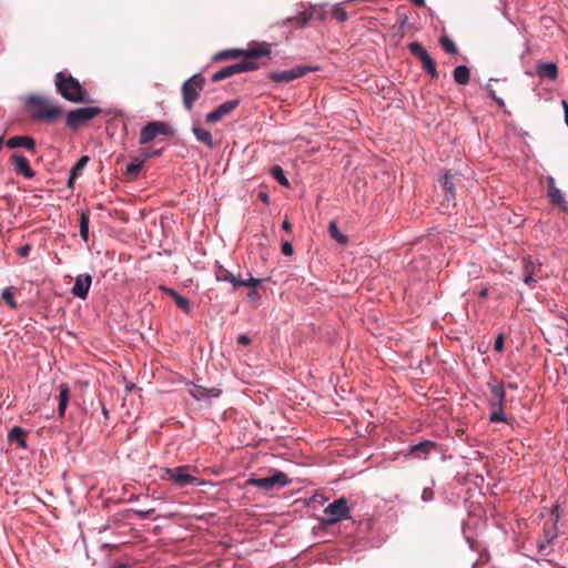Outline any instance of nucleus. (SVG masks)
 <instances>
[{
    "instance_id": "f257e3e1",
    "label": "nucleus",
    "mask_w": 568,
    "mask_h": 568,
    "mask_svg": "<svg viewBox=\"0 0 568 568\" xmlns=\"http://www.w3.org/2000/svg\"><path fill=\"white\" fill-rule=\"evenodd\" d=\"M271 55V44L267 42H254L250 44L248 52L246 53V60H243L239 63H234L232 65H227L219 70L212 75L213 82H219L224 79H227L234 74L241 72H247L258 69L261 65L265 64L263 59H270Z\"/></svg>"
},
{
    "instance_id": "f03ea898",
    "label": "nucleus",
    "mask_w": 568,
    "mask_h": 568,
    "mask_svg": "<svg viewBox=\"0 0 568 568\" xmlns=\"http://www.w3.org/2000/svg\"><path fill=\"white\" fill-rule=\"evenodd\" d=\"M54 84L57 91L62 98L72 103H84L87 102V90L81 85L79 80L73 78L71 74L60 71L55 74Z\"/></svg>"
},
{
    "instance_id": "7ed1b4c3",
    "label": "nucleus",
    "mask_w": 568,
    "mask_h": 568,
    "mask_svg": "<svg viewBox=\"0 0 568 568\" xmlns=\"http://www.w3.org/2000/svg\"><path fill=\"white\" fill-rule=\"evenodd\" d=\"M27 106L31 112V118L38 121L52 122L63 113L61 106L39 94L29 95Z\"/></svg>"
},
{
    "instance_id": "20e7f679",
    "label": "nucleus",
    "mask_w": 568,
    "mask_h": 568,
    "mask_svg": "<svg viewBox=\"0 0 568 568\" xmlns=\"http://www.w3.org/2000/svg\"><path fill=\"white\" fill-rule=\"evenodd\" d=\"M487 386L490 390V396L488 398V407L491 410L489 415V422L508 423V419L506 418L504 413V404L506 400L504 384L501 382H498L496 378H491V381L487 383Z\"/></svg>"
},
{
    "instance_id": "39448f33",
    "label": "nucleus",
    "mask_w": 568,
    "mask_h": 568,
    "mask_svg": "<svg viewBox=\"0 0 568 568\" xmlns=\"http://www.w3.org/2000/svg\"><path fill=\"white\" fill-rule=\"evenodd\" d=\"M205 78L202 73H196L189 78L181 87L182 102L186 111H191L195 101L200 98L205 87Z\"/></svg>"
},
{
    "instance_id": "423d86ee",
    "label": "nucleus",
    "mask_w": 568,
    "mask_h": 568,
    "mask_svg": "<svg viewBox=\"0 0 568 568\" xmlns=\"http://www.w3.org/2000/svg\"><path fill=\"white\" fill-rule=\"evenodd\" d=\"M559 519L558 506H556L550 515V518L545 521L542 535L537 540V549L539 554L548 555L549 548L558 536L557 523Z\"/></svg>"
},
{
    "instance_id": "0eeeda50",
    "label": "nucleus",
    "mask_w": 568,
    "mask_h": 568,
    "mask_svg": "<svg viewBox=\"0 0 568 568\" xmlns=\"http://www.w3.org/2000/svg\"><path fill=\"white\" fill-rule=\"evenodd\" d=\"M324 515L321 523L331 526L349 518L351 507L345 497H341L324 508Z\"/></svg>"
},
{
    "instance_id": "6e6552de",
    "label": "nucleus",
    "mask_w": 568,
    "mask_h": 568,
    "mask_svg": "<svg viewBox=\"0 0 568 568\" xmlns=\"http://www.w3.org/2000/svg\"><path fill=\"white\" fill-rule=\"evenodd\" d=\"M101 112V109L97 106H84L71 110L65 115V125L73 131H78Z\"/></svg>"
},
{
    "instance_id": "1a4fd4ad",
    "label": "nucleus",
    "mask_w": 568,
    "mask_h": 568,
    "mask_svg": "<svg viewBox=\"0 0 568 568\" xmlns=\"http://www.w3.org/2000/svg\"><path fill=\"white\" fill-rule=\"evenodd\" d=\"M290 484L287 475L283 471H275L273 475L264 478H250L247 485L257 487L265 491L281 488Z\"/></svg>"
},
{
    "instance_id": "9d476101",
    "label": "nucleus",
    "mask_w": 568,
    "mask_h": 568,
    "mask_svg": "<svg viewBox=\"0 0 568 568\" xmlns=\"http://www.w3.org/2000/svg\"><path fill=\"white\" fill-rule=\"evenodd\" d=\"M172 128L162 121H152L149 122L145 126L142 128L140 132L139 142L140 144H148L153 141L158 135H172Z\"/></svg>"
},
{
    "instance_id": "9b49d317",
    "label": "nucleus",
    "mask_w": 568,
    "mask_h": 568,
    "mask_svg": "<svg viewBox=\"0 0 568 568\" xmlns=\"http://www.w3.org/2000/svg\"><path fill=\"white\" fill-rule=\"evenodd\" d=\"M190 466H180L175 468H164L162 479L172 480L179 487H185L197 483V478L190 475L187 470Z\"/></svg>"
},
{
    "instance_id": "f8f14e48",
    "label": "nucleus",
    "mask_w": 568,
    "mask_h": 568,
    "mask_svg": "<svg viewBox=\"0 0 568 568\" xmlns=\"http://www.w3.org/2000/svg\"><path fill=\"white\" fill-rule=\"evenodd\" d=\"M215 278L216 281L221 282H230L234 288H239L241 286L257 287L261 283V280L254 278L252 276H250L247 280H242L240 276L233 275L223 266H217L215 271Z\"/></svg>"
},
{
    "instance_id": "ddd939ff",
    "label": "nucleus",
    "mask_w": 568,
    "mask_h": 568,
    "mask_svg": "<svg viewBox=\"0 0 568 568\" xmlns=\"http://www.w3.org/2000/svg\"><path fill=\"white\" fill-rule=\"evenodd\" d=\"M408 49L417 59H419L423 69L432 78L438 77L435 61L432 59V57L428 54V52L424 49V47L419 42L409 43Z\"/></svg>"
},
{
    "instance_id": "4468645a",
    "label": "nucleus",
    "mask_w": 568,
    "mask_h": 568,
    "mask_svg": "<svg viewBox=\"0 0 568 568\" xmlns=\"http://www.w3.org/2000/svg\"><path fill=\"white\" fill-rule=\"evenodd\" d=\"M313 69L310 67L298 65L290 70L271 72L268 78L276 83H288L293 80L304 77L307 72Z\"/></svg>"
},
{
    "instance_id": "2eb2a0df",
    "label": "nucleus",
    "mask_w": 568,
    "mask_h": 568,
    "mask_svg": "<svg viewBox=\"0 0 568 568\" xmlns=\"http://www.w3.org/2000/svg\"><path fill=\"white\" fill-rule=\"evenodd\" d=\"M541 264L535 263L530 258H524L523 280L528 286H534L538 278L541 277Z\"/></svg>"
},
{
    "instance_id": "dca6fc26",
    "label": "nucleus",
    "mask_w": 568,
    "mask_h": 568,
    "mask_svg": "<svg viewBox=\"0 0 568 568\" xmlns=\"http://www.w3.org/2000/svg\"><path fill=\"white\" fill-rule=\"evenodd\" d=\"M239 100H229L222 104H220L215 110L207 113L205 120L207 123H215L221 121L224 116L230 114L233 110L239 105Z\"/></svg>"
},
{
    "instance_id": "f3484780",
    "label": "nucleus",
    "mask_w": 568,
    "mask_h": 568,
    "mask_svg": "<svg viewBox=\"0 0 568 568\" xmlns=\"http://www.w3.org/2000/svg\"><path fill=\"white\" fill-rule=\"evenodd\" d=\"M91 284L92 276L90 274H80L75 277L71 293L78 298L85 300L88 297Z\"/></svg>"
},
{
    "instance_id": "a211bd4d",
    "label": "nucleus",
    "mask_w": 568,
    "mask_h": 568,
    "mask_svg": "<svg viewBox=\"0 0 568 568\" xmlns=\"http://www.w3.org/2000/svg\"><path fill=\"white\" fill-rule=\"evenodd\" d=\"M548 183V197L551 204L560 207L562 211L568 210V203L565 200L562 192L556 186L555 179L549 176L547 179Z\"/></svg>"
},
{
    "instance_id": "6ab92c4d",
    "label": "nucleus",
    "mask_w": 568,
    "mask_h": 568,
    "mask_svg": "<svg viewBox=\"0 0 568 568\" xmlns=\"http://www.w3.org/2000/svg\"><path fill=\"white\" fill-rule=\"evenodd\" d=\"M11 163L14 165L16 172L27 179L34 176V171L30 168L29 161L22 154L13 153L10 158Z\"/></svg>"
},
{
    "instance_id": "aec40b11",
    "label": "nucleus",
    "mask_w": 568,
    "mask_h": 568,
    "mask_svg": "<svg viewBox=\"0 0 568 568\" xmlns=\"http://www.w3.org/2000/svg\"><path fill=\"white\" fill-rule=\"evenodd\" d=\"M455 174L450 172H446L440 180V184L443 191L445 192L444 197L445 202H447V206L455 201V184H454Z\"/></svg>"
},
{
    "instance_id": "412c9836",
    "label": "nucleus",
    "mask_w": 568,
    "mask_h": 568,
    "mask_svg": "<svg viewBox=\"0 0 568 568\" xmlns=\"http://www.w3.org/2000/svg\"><path fill=\"white\" fill-rule=\"evenodd\" d=\"M7 146L10 149L26 148L28 151H34L36 141L31 136L16 135L7 141Z\"/></svg>"
},
{
    "instance_id": "4be33fe9",
    "label": "nucleus",
    "mask_w": 568,
    "mask_h": 568,
    "mask_svg": "<svg viewBox=\"0 0 568 568\" xmlns=\"http://www.w3.org/2000/svg\"><path fill=\"white\" fill-rule=\"evenodd\" d=\"M190 393L195 399L202 400L210 397H219L222 392L215 387L206 388L200 385H194Z\"/></svg>"
},
{
    "instance_id": "5701e85b",
    "label": "nucleus",
    "mask_w": 568,
    "mask_h": 568,
    "mask_svg": "<svg viewBox=\"0 0 568 568\" xmlns=\"http://www.w3.org/2000/svg\"><path fill=\"white\" fill-rule=\"evenodd\" d=\"M537 74L540 78L552 81L558 77V68L552 62H540L537 64Z\"/></svg>"
},
{
    "instance_id": "b1692460",
    "label": "nucleus",
    "mask_w": 568,
    "mask_h": 568,
    "mask_svg": "<svg viewBox=\"0 0 568 568\" xmlns=\"http://www.w3.org/2000/svg\"><path fill=\"white\" fill-rule=\"evenodd\" d=\"M89 160H90L89 156L82 155L77 161V163L71 168L70 175H69V179H68V186L69 187H73L77 178L81 174L83 169L87 166Z\"/></svg>"
},
{
    "instance_id": "393cba45",
    "label": "nucleus",
    "mask_w": 568,
    "mask_h": 568,
    "mask_svg": "<svg viewBox=\"0 0 568 568\" xmlns=\"http://www.w3.org/2000/svg\"><path fill=\"white\" fill-rule=\"evenodd\" d=\"M27 432L19 426H14L8 434V440L11 443H17L19 447H27Z\"/></svg>"
},
{
    "instance_id": "a878e982",
    "label": "nucleus",
    "mask_w": 568,
    "mask_h": 568,
    "mask_svg": "<svg viewBox=\"0 0 568 568\" xmlns=\"http://www.w3.org/2000/svg\"><path fill=\"white\" fill-rule=\"evenodd\" d=\"M248 52V48L246 50H240V49H231V50H224L220 51L214 55L215 61H222L227 59H236L242 57L243 60H246V53Z\"/></svg>"
},
{
    "instance_id": "bb28decb",
    "label": "nucleus",
    "mask_w": 568,
    "mask_h": 568,
    "mask_svg": "<svg viewBox=\"0 0 568 568\" xmlns=\"http://www.w3.org/2000/svg\"><path fill=\"white\" fill-rule=\"evenodd\" d=\"M453 77L456 83L466 85L470 79V71L466 65H458L455 68Z\"/></svg>"
},
{
    "instance_id": "cd10ccee",
    "label": "nucleus",
    "mask_w": 568,
    "mask_h": 568,
    "mask_svg": "<svg viewBox=\"0 0 568 568\" xmlns=\"http://www.w3.org/2000/svg\"><path fill=\"white\" fill-rule=\"evenodd\" d=\"M192 131L197 141L204 143L210 148H213V138L210 131L204 130L200 126H193Z\"/></svg>"
},
{
    "instance_id": "c85d7f7f",
    "label": "nucleus",
    "mask_w": 568,
    "mask_h": 568,
    "mask_svg": "<svg viewBox=\"0 0 568 568\" xmlns=\"http://www.w3.org/2000/svg\"><path fill=\"white\" fill-rule=\"evenodd\" d=\"M436 447V444L434 442H430V440H425V442H422L417 445H414L412 447V453L415 455V456H420V454L423 455H427L430 450H433L434 448Z\"/></svg>"
},
{
    "instance_id": "c756f323",
    "label": "nucleus",
    "mask_w": 568,
    "mask_h": 568,
    "mask_svg": "<svg viewBox=\"0 0 568 568\" xmlns=\"http://www.w3.org/2000/svg\"><path fill=\"white\" fill-rule=\"evenodd\" d=\"M328 233L329 235L339 244H346L348 242V239L346 235H344L337 226V223L332 221L328 224Z\"/></svg>"
},
{
    "instance_id": "7c9ffc66",
    "label": "nucleus",
    "mask_w": 568,
    "mask_h": 568,
    "mask_svg": "<svg viewBox=\"0 0 568 568\" xmlns=\"http://www.w3.org/2000/svg\"><path fill=\"white\" fill-rule=\"evenodd\" d=\"M313 17L312 12L304 11L295 17H291L286 20L288 23H296L300 27H304Z\"/></svg>"
},
{
    "instance_id": "2f4dec72",
    "label": "nucleus",
    "mask_w": 568,
    "mask_h": 568,
    "mask_svg": "<svg viewBox=\"0 0 568 568\" xmlns=\"http://www.w3.org/2000/svg\"><path fill=\"white\" fill-rule=\"evenodd\" d=\"M143 163H144L143 160H141L140 158L134 159L132 162H130L126 165L125 174L129 178L135 176L140 172V170L142 169Z\"/></svg>"
},
{
    "instance_id": "473e14b6",
    "label": "nucleus",
    "mask_w": 568,
    "mask_h": 568,
    "mask_svg": "<svg viewBox=\"0 0 568 568\" xmlns=\"http://www.w3.org/2000/svg\"><path fill=\"white\" fill-rule=\"evenodd\" d=\"M89 213L82 212L80 215V235L87 242L89 240Z\"/></svg>"
},
{
    "instance_id": "72a5a7b5",
    "label": "nucleus",
    "mask_w": 568,
    "mask_h": 568,
    "mask_svg": "<svg viewBox=\"0 0 568 568\" xmlns=\"http://www.w3.org/2000/svg\"><path fill=\"white\" fill-rule=\"evenodd\" d=\"M271 174L273 175V178L283 186H288L290 183H288V180L286 179L285 174H284V171L281 166L278 165H274L272 169H271Z\"/></svg>"
},
{
    "instance_id": "f704fd0d",
    "label": "nucleus",
    "mask_w": 568,
    "mask_h": 568,
    "mask_svg": "<svg viewBox=\"0 0 568 568\" xmlns=\"http://www.w3.org/2000/svg\"><path fill=\"white\" fill-rule=\"evenodd\" d=\"M440 42V45L442 48L447 52V53H450V54H456L457 53V48L454 43L453 40H450L448 37L446 36H443L439 40Z\"/></svg>"
},
{
    "instance_id": "c9c22d12",
    "label": "nucleus",
    "mask_w": 568,
    "mask_h": 568,
    "mask_svg": "<svg viewBox=\"0 0 568 568\" xmlns=\"http://www.w3.org/2000/svg\"><path fill=\"white\" fill-rule=\"evenodd\" d=\"M2 298L6 301V303L12 308H17V303L13 298V291L11 287H7L2 292Z\"/></svg>"
},
{
    "instance_id": "e433bc0d",
    "label": "nucleus",
    "mask_w": 568,
    "mask_h": 568,
    "mask_svg": "<svg viewBox=\"0 0 568 568\" xmlns=\"http://www.w3.org/2000/svg\"><path fill=\"white\" fill-rule=\"evenodd\" d=\"M174 302L176 303L178 307L182 310L184 313H191V303L186 297L180 295V297H178Z\"/></svg>"
},
{
    "instance_id": "4c0bfd02",
    "label": "nucleus",
    "mask_w": 568,
    "mask_h": 568,
    "mask_svg": "<svg viewBox=\"0 0 568 568\" xmlns=\"http://www.w3.org/2000/svg\"><path fill=\"white\" fill-rule=\"evenodd\" d=\"M332 14L338 22H345L348 19L347 12L342 7H335Z\"/></svg>"
},
{
    "instance_id": "58836bf2",
    "label": "nucleus",
    "mask_w": 568,
    "mask_h": 568,
    "mask_svg": "<svg viewBox=\"0 0 568 568\" xmlns=\"http://www.w3.org/2000/svg\"><path fill=\"white\" fill-rule=\"evenodd\" d=\"M161 152H162L161 150H153L150 148H145L142 150L140 159L143 160V162H144L146 159L160 155Z\"/></svg>"
},
{
    "instance_id": "ea45409f",
    "label": "nucleus",
    "mask_w": 568,
    "mask_h": 568,
    "mask_svg": "<svg viewBox=\"0 0 568 568\" xmlns=\"http://www.w3.org/2000/svg\"><path fill=\"white\" fill-rule=\"evenodd\" d=\"M59 390H60L59 402L69 403V399H70L69 387L67 385L62 384V385H60Z\"/></svg>"
},
{
    "instance_id": "a19ab883",
    "label": "nucleus",
    "mask_w": 568,
    "mask_h": 568,
    "mask_svg": "<svg viewBox=\"0 0 568 568\" xmlns=\"http://www.w3.org/2000/svg\"><path fill=\"white\" fill-rule=\"evenodd\" d=\"M487 91L489 93V97L498 104L499 108L505 109V102L501 98L496 95L495 90L490 88V85H487Z\"/></svg>"
},
{
    "instance_id": "79ce46f5",
    "label": "nucleus",
    "mask_w": 568,
    "mask_h": 568,
    "mask_svg": "<svg viewBox=\"0 0 568 568\" xmlns=\"http://www.w3.org/2000/svg\"><path fill=\"white\" fill-rule=\"evenodd\" d=\"M281 250L285 256H291L294 252L292 244L287 241L282 243Z\"/></svg>"
},
{
    "instance_id": "37998d69",
    "label": "nucleus",
    "mask_w": 568,
    "mask_h": 568,
    "mask_svg": "<svg viewBox=\"0 0 568 568\" xmlns=\"http://www.w3.org/2000/svg\"><path fill=\"white\" fill-rule=\"evenodd\" d=\"M504 335L503 334H499L495 341V344H494V349L496 352H503L504 349Z\"/></svg>"
},
{
    "instance_id": "c03bdc74",
    "label": "nucleus",
    "mask_w": 568,
    "mask_h": 568,
    "mask_svg": "<svg viewBox=\"0 0 568 568\" xmlns=\"http://www.w3.org/2000/svg\"><path fill=\"white\" fill-rule=\"evenodd\" d=\"M422 499L424 501H430L434 499V490L432 488H424L422 493Z\"/></svg>"
},
{
    "instance_id": "a18cd8bd",
    "label": "nucleus",
    "mask_w": 568,
    "mask_h": 568,
    "mask_svg": "<svg viewBox=\"0 0 568 568\" xmlns=\"http://www.w3.org/2000/svg\"><path fill=\"white\" fill-rule=\"evenodd\" d=\"M153 513V509H135L134 514L139 516L140 518L144 519L148 518Z\"/></svg>"
},
{
    "instance_id": "49530a36",
    "label": "nucleus",
    "mask_w": 568,
    "mask_h": 568,
    "mask_svg": "<svg viewBox=\"0 0 568 568\" xmlns=\"http://www.w3.org/2000/svg\"><path fill=\"white\" fill-rule=\"evenodd\" d=\"M161 290L166 293L169 296H171L174 301L180 297V294L173 290V288H170V287H166V286H161Z\"/></svg>"
},
{
    "instance_id": "de8ad7c7",
    "label": "nucleus",
    "mask_w": 568,
    "mask_h": 568,
    "mask_svg": "<svg viewBox=\"0 0 568 568\" xmlns=\"http://www.w3.org/2000/svg\"><path fill=\"white\" fill-rule=\"evenodd\" d=\"M31 251V246L29 244H26L18 250V254L22 257H27Z\"/></svg>"
},
{
    "instance_id": "09e8293b",
    "label": "nucleus",
    "mask_w": 568,
    "mask_h": 568,
    "mask_svg": "<svg viewBox=\"0 0 568 568\" xmlns=\"http://www.w3.org/2000/svg\"><path fill=\"white\" fill-rule=\"evenodd\" d=\"M237 343L243 346H247L251 343V338L247 335H240L237 338Z\"/></svg>"
},
{
    "instance_id": "8fccbe9b",
    "label": "nucleus",
    "mask_w": 568,
    "mask_h": 568,
    "mask_svg": "<svg viewBox=\"0 0 568 568\" xmlns=\"http://www.w3.org/2000/svg\"><path fill=\"white\" fill-rule=\"evenodd\" d=\"M67 407H68V403L59 402L58 412H59L60 416L64 415Z\"/></svg>"
},
{
    "instance_id": "3c124183",
    "label": "nucleus",
    "mask_w": 568,
    "mask_h": 568,
    "mask_svg": "<svg viewBox=\"0 0 568 568\" xmlns=\"http://www.w3.org/2000/svg\"><path fill=\"white\" fill-rule=\"evenodd\" d=\"M258 199H260L263 203H265V204H267V203L270 202V196H268V194H267V193H265V192H260V193H258Z\"/></svg>"
},
{
    "instance_id": "603ef678",
    "label": "nucleus",
    "mask_w": 568,
    "mask_h": 568,
    "mask_svg": "<svg viewBox=\"0 0 568 568\" xmlns=\"http://www.w3.org/2000/svg\"><path fill=\"white\" fill-rule=\"evenodd\" d=\"M562 108L565 112V122L568 126V103L565 100H562Z\"/></svg>"
},
{
    "instance_id": "864d4df0",
    "label": "nucleus",
    "mask_w": 568,
    "mask_h": 568,
    "mask_svg": "<svg viewBox=\"0 0 568 568\" xmlns=\"http://www.w3.org/2000/svg\"><path fill=\"white\" fill-rule=\"evenodd\" d=\"M284 231L290 232L292 230V225L288 221H284L282 224Z\"/></svg>"
},
{
    "instance_id": "5fc2aeb1",
    "label": "nucleus",
    "mask_w": 568,
    "mask_h": 568,
    "mask_svg": "<svg viewBox=\"0 0 568 568\" xmlns=\"http://www.w3.org/2000/svg\"><path fill=\"white\" fill-rule=\"evenodd\" d=\"M255 288H256V287H253V290L248 292L247 296H248L250 298H255V297H257V295H258V294H257V291H256Z\"/></svg>"
},
{
    "instance_id": "6e6d98bb",
    "label": "nucleus",
    "mask_w": 568,
    "mask_h": 568,
    "mask_svg": "<svg viewBox=\"0 0 568 568\" xmlns=\"http://www.w3.org/2000/svg\"><path fill=\"white\" fill-rule=\"evenodd\" d=\"M417 7H424L425 0H410Z\"/></svg>"
},
{
    "instance_id": "4d7b16f0",
    "label": "nucleus",
    "mask_w": 568,
    "mask_h": 568,
    "mask_svg": "<svg viewBox=\"0 0 568 568\" xmlns=\"http://www.w3.org/2000/svg\"><path fill=\"white\" fill-rule=\"evenodd\" d=\"M561 317H562V318L566 321V323L568 324V308L566 310V312H565V313H562V316H561Z\"/></svg>"
},
{
    "instance_id": "13d9d810",
    "label": "nucleus",
    "mask_w": 568,
    "mask_h": 568,
    "mask_svg": "<svg viewBox=\"0 0 568 568\" xmlns=\"http://www.w3.org/2000/svg\"><path fill=\"white\" fill-rule=\"evenodd\" d=\"M508 388H510V389H517V385H516V384L510 383V384H508Z\"/></svg>"
},
{
    "instance_id": "bf43d9fd",
    "label": "nucleus",
    "mask_w": 568,
    "mask_h": 568,
    "mask_svg": "<svg viewBox=\"0 0 568 568\" xmlns=\"http://www.w3.org/2000/svg\"><path fill=\"white\" fill-rule=\"evenodd\" d=\"M479 295H480L481 297H485V296L487 295V290H483V291L479 293Z\"/></svg>"
}]
</instances>
